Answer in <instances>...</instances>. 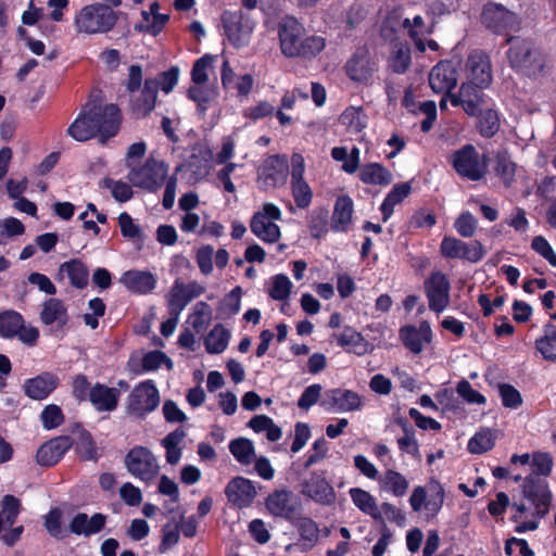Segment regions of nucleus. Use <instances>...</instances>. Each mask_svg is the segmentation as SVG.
<instances>
[{
  "mask_svg": "<svg viewBox=\"0 0 556 556\" xmlns=\"http://www.w3.org/2000/svg\"><path fill=\"white\" fill-rule=\"evenodd\" d=\"M304 35V26L294 16H285L278 25L281 53L290 59L316 58L325 49L326 39L317 35L306 37Z\"/></svg>",
  "mask_w": 556,
  "mask_h": 556,
  "instance_id": "nucleus-2",
  "label": "nucleus"
},
{
  "mask_svg": "<svg viewBox=\"0 0 556 556\" xmlns=\"http://www.w3.org/2000/svg\"><path fill=\"white\" fill-rule=\"evenodd\" d=\"M281 211L274 203H264L261 211L253 214L250 229L254 236L266 243H275L280 239V227L275 223L281 219Z\"/></svg>",
  "mask_w": 556,
  "mask_h": 556,
  "instance_id": "nucleus-10",
  "label": "nucleus"
},
{
  "mask_svg": "<svg viewBox=\"0 0 556 556\" xmlns=\"http://www.w3.org/2000/svg\"><path fill=\"white\" fill-rule=\"evenodd\" d=\"M502 404L506 408L516 409L522 404L520 392L509 383H501L498 386Z\"/></svg>",
  "mask_w": 556,
  "mask_h": 556,
  "instance_id": "nucleus-63",
  "label": "nucleus"
},
{
  "mask_svg": "<svg viewBox=\"0 0 556 556\" xmlns=\"http://www.w3.org/2000/svg\"><path fill=\"white\" fill-rule=\"evenodd\" d=\"M119 281L132 293L148 294L156 287V279L150 271L130 269L125 271Z\"/></svg>",
  "mask_w": 556,
  "mask_h": 556,
  "instance_id": "nucleus-32",
  "label": "nucleus"
},
{
  "mask_svg": "<svg viewBox=\"0 0 556 556\" xmlns=\"http://www.w3.org/2000/svg\"><path fill=\"white\" fill-rule=\"evenodd\" d=\"M319 405L326 412H354L362 407V397L353 390L334 388L324 392Z\"/></svg>",
  "mask_w": 556,
  "mask_h": 556,
  "instance_id": "nucleus-17",
  "label": "nucleus"
},
{
  "mask_svg": "<svg viewBox=\"0 0 556 556\" xmlns=\"http://www.w3.org/2000/svg\"><path fill=\"white\" fill-rule=\"evenodd\" d=\"M353 504L364 514L370 516L375 521L383 523V517L378 508L376 498L361 488H352L349 491Z\"/></svg>",
  "mask_w": 556,
  "mask_h": 556,
  "instance_id": "nucleus-35",
  "label": "nucleus"
},
{
  "mask_svg": "<svg viewBox=\"0 0 556 556\" xmlns=\"http://www.w3.org/2000/svg\"><path fill=\"white\" fill-rule=\"evenodd\" d=\"M220 21L224 33L233 47L240 48L249 42L252 27L243 22V13L241 11L226 10L223 12Z\"/></svg>",
  "mask_w": 556,
  "mask_h": 556,
  "instance_id": "nucleus-20",
  "label": "nucleus"
},
{
  "mask_svg": "<svg viewBox=\"0 0 556 556\" xmlns=\"http://www.w3.org/2000/svg\"><path fill=\"white\" fill-rule=\"evenodd\" d=\"M267 510L275 517L294 521L300 517L302 505L300 500L289 490H274L265 500Z\"/></svg>",
  "mask_w": 556,
  "mask_h": 556,
  "instance_id": "nucleus-16",
  "label": "nucleus"
},
{
  "mask_svg": "<svg viewBox=\"0 0 556 556\" xmlns=\"http://www.w3.org/2000/svg\"><path fill=\"white\" fill-rule=\"evenodd\" d=\"M429 309L440 314L450 304L451 282L446 274L433 270L424 281Z\"/></svg>",
  "mask_w": 556,
  "mask_h": 556,
  "instance_id": "nucleus-14",
  "label": "nucleus"
},
{
  "mask_svg": "<svg viewBox=\"0 0 556 556\" xmlns=\"http://www.w3.org/2000/svg\"><path fill=\"white\" fill-rule=\"evenodd\" d=\"M345 71L349 78L353 81L364 83L367 81L374 73L368 51L364 48H358L348 60Z\"/></svg>",
  "mask_w": 556,
  "mask_h": 556,
  "instance_id": "nucleus-31",
  "label": "nucleus"
},
{
  "mask_svg": "<svg viewBox=\"0 0 556 556\" xmlns=\"http://www.w3.org/2000/svg\"><path fill=\"white\" fill-rule=\"evenodd\" d=\"M302 493L320 505H331L336 502V492L323 475L312 472L311 478L303 483Z\"/></svg>",
  "mask_w": 556,
  "mask_h": 556,
  "instance_id": "nucleus-24",
  "label": "nucleus"
},
{
  "mask_svg": "<svg viewBox=\"0 0 556 556\" xmlns=\"http://www.w3.org/2000/svg\"><path fill=\"white\" fill-rule=\"evenodd\" d=\"M0 337L17 338L27 346H35L39 339L38 328L26 325L23 315L14 309L0 312Z\"/></svg>",
  "mask_w": 556,
  "mask_h": 556,
  "instance_id": "nucleus-9",
  "label": "nucleus"
},
{
  "mask_svg": "<svg viewBox=\"0 0 556 556\" xmlns=\"http://www.w3.org/2000/svg\"><path fill=\"white\" fill-rule=\"evenodd\" d=\"M412 192L410 182H401L396 184L392 187V189L388 192L386 198L383 199L380 211L382 214V222L386 223L392 216L394 212V206L400 204L406 199Z\"/></svg>",
  "mask_w": 556,
  "mask_h": 556,
  "instance_id": "nucleus-37",
  "label": "nucleus"
},
{
  "mask_svg": "<svg viewBox=\"0 0 556 556\" xmlns=\"http://www.w3.org/2000/svg\"><path fill=\"white\" fill-rule=\"evenodd\" d=\"M291 193L299 208H307L313 200V191L306 180L291 181Z\"/></svg>",
  "mask_w": 556,
  "mask_h": 556,
  "instance_id": "nucleus-53",
  "label": "nucleus"
},
{
  "mask_svg": "<svg viewBox=\"0 0 556 556\" xmlns=\"http://www.w3.org/2000/svg\"><path fill=\"white\" fill-rule=\"evenodd\" d=\"M332 338L348 353L363 356L372 351V346L364 336L351 326H345L340 333H333Z\"/></svg>",
  "mask_w": 556,
  "mask_h": 556,
  "instance_id": "nucleus-28",
  "label": "nucleus"
},
{
  "mask_svg": "<svg viewBox=\"0 0 556 556\" xmlns=\"http://www.w3.org/2000/svg\"><path fill=\"white\" fill-rule=\"evenodd\" d=\"M530 465L531 472L529 475H536L546 479L552 473L554 462L548 452H534Z\"/></svg>",
  "mask_w": 556,
  "mask_h": 556,
  "instance_id": "nucleus-52",
  "label": "nucleus"
},
{
  "mask_svg": "<svg viewBox=\"0 0 556 556\" xmlns=\"http://www.w3.org/2000/svg\"><path fill=\"white\" fill-rule=\"evenodd\" d=\"M469 81L475 89L482 90L492 83L491 60L483 50H473L467 58L466 63Z\"/></svg>",
  "mask_w": 556,
  "mask_h": 556,
  "instance_id": "nucleus-18",
  "label": "nucleus"
},
{
  "mask_svg": "<svg viewBox=\"0 0 556 556\" xmlns=\"http://www.w3.org/2000/svg\"><path fill=\"white\" fill-rule=\"evenodd\" d=\"M501 128L500 114L496 110L486 109L478 114L476 129L485 139L493 138Z\"/></svg>",
  "mask_w": 556,
  "mask_h": 556,
  "instance_id": "nucleus-38",
  "label": "nucleus"
},
{
  "mask_svg": "<svg viewBox=\"0 0 556 556\" xmlns=\"http://www.w3.org/2000/svg\"><path fill=\"white\" fill-rule=\"evenodd\" d=\"M186 438V431L182 427L176 428L174 431L169 432L163 440L162 446L165 448V457L166 462L170 465H176L182 454V450L179 444Z\"/></svg>",
  "mask_w": 556,
  "mask_h": 556,
  "instance_id": "nucleus-41",
  "label": "nucleus"
},
{
  "mask_svg": "<svg viewBox=\"0 0 556 556\" xmlns=\"http://www.w3.org/2000/svg\"><path fill=\"white\" fill-rule=\"evenodd\" d=\"M381 485L386 492L396 497H402L406 494L409 483L401 472L394 469H388L381 480Z\"/></svg>",
  "mask_w": 556,
  "mask_h": 556,
  "instance_id": "nucleus-45",
  "label": "nucleus"
},
{
  "mask_svg": "<svg viewBox=\"0 0 556 556\" xmlns=\"http://www.w3.org/2000/svg\"><path fill=\"white\" fill-rule=\"evenodd\" d=\"M118 225L123 238L131 241L138 249H141L144 243V235L140 226L135 224L132 217L123 212L118 216Z\"/></svg>",
  "mask_w": 556,
  "mask_h": 556,
  "instance_id": "nucleus-44",
  "label": "nucleus"
},
{
  "mask_svg": "<svg viewBox=\"0 0 556 556\" xmlns=\"http://www.w3.org/2000/svg\"><path fill=\"white\" fill-rule=\"evenodd\" d=\"M24 232L25 226L20 219L8 217L0 220V245L5 244L13 237L22 236Z\"/></svg>",
  "mask_w": 556,
  "mask_h": 556,
  "instance_id": "nucleus-58",
  "label": "nucleus"
},
{
  "mask_svg": "<svg viewBox=\"0 0 556 556\" xmlns=\"http://www.w3.org/2000/svg\"><path fill=\"white\" fill-rule=\"evenodd\" d=\"M359 180L366 185L386 187L392 182V173L382 164L374 162L361 167Z\"/></svg>",
  "mask_w": 556,
  "mask_h": 556,
  "instance_id": "nucleus-36",
  "label": "nucleus"
},
{
  "mask_svg": "<svg viewBox=\"0 0 556 556\" xmlns=\"http://www.w3.org/2000/svg\"><path fill=\"white\" fill-rule=\"evenodd\" d=\"M186 292L182 289V282L178 279L174 282L168 294V311L169 315H179L181 311L188 305Z\"/></svg>",
  "mask_w": 556,
  "mask_h": 556,
  "instance_id": "nucleus-55",
  "label": "nucleus"
},
{
  "mask_svg": "<svg viewBox=\"0 0 556 556\" xmlns=\"http://www.w3.org/2000/svg\"><path fill=\"white\" fill-rule=\"evenodd\" d=\"M535 349L545 361H556V325L546 323L543 327V336L535 340Z\"/></svg>",
  "mask_w": 556,
  "mask_h": 556,
  "instance_id": "nucleus-40",
  "label": "nucleus"
},
{
  "mask_svg": "<svg viewBox=\"0 0 556 556\" xmlns=\"http://www.w3.org/2000/svg\"><path fill=\"white\" fill-rule=\"evenodd\" d=\"M242 289L240 286L235 287L227 293L219 303L218 314L222 317H231L237 315L241 308Z\"/></svg>",
  "mask_w": 556,
  "mask_h": 556,
  "instance_id": "nucleus-48",
  "label": "nucleus"
},
{
  "mask_svg": "<svg viewBox=\"0 0 556 556\" xmlns=\"http://www.w3.org/2000/svg\"><path fill=\"white\" fill-rule=\"evenodd\" d=\"M121 391L116 388L108 387L104 383L97 382L89 391V402L96 410L113 412L118 406Z\"/></svg>",
  "mask_w": 556,
  "mask_h": 556,
  "instance_id": "nucleus-29",
  "label": "nucleus"
},
{
  "mask_svg": "<svg viewBox=\"0 0 556 556\" xmlns=\"http://www.w3.org/2000/svg\"><path fill=\"white\" fill-rule=\"evenodd\" d=\"M289 175V164L286 155L273 154L267 156L257 169L258 189L267 191L283 186Z\"/></svg>",
  "mask_w": 556,
  "mask_h": 556,
  "instance_id": "nucleus-11",
  "label": "nucleus"
},
{
  "mask_svg": "<svg viewBox=\"0 0 556 556\" xmlns=\"http://www.w3.org/2000/svg\"><path fill=\"white\" fill-rule=\"evenodd\" d=\"M229 451L238 463L250 465L255 456L254 444L250 439L237 438L230 441Z\"/></svg>",
  "mask_w": 556,
  "mask_h": 556,
  "instance_id": "nucleus-47",
  "label": "nucleus"
},
{
  "mask_svg": "<svg viewBox=\"0 0 556 556\" xmlns=\"http://www.w3.org/2000/svg\"><path fill=\"white\" fill-rule=\"evenodd\" d=\"M121 124L122 112L116 104H94L78 114L68 126L67 134L79 142L99 137L103 144L118 134Z\"/></svg>",
  "mask_w": 556,
  "mask_h": 556,
  "instance_id": "nucleus-1",
  "label": "nucleus"
},
{
  "mask_svg": "<svg viewBox=\"0 0 556 556\" xmlns=\"http://www.w3.org/2000/svg\"><path fill=\"white\" fill-rule=\"evenodd\" d=\"M62 513L58 507L51 508L45 516V528L48 533L56 539L62 540L66 536V533L62 529Z\"/></svg>",
  "mask_w": 556,
  "mask_h": 556,
  "instance_id": "nucleus-59",
  "label": "nucleus"
},
{
  "mask_svg": "<svg viewBox=\"0 0 556 556\" xmlns=\"http://www.w3.org/2000/svg\"><path fill=\"white\" fill-rule=\"evenodd\" d=\"M116 22V12L104 3L86 5L75 17L77 29L86 34L108 33L115 26Z\"/></svg>",
  "mask_w": 556,
  "mask_h": 556,
  "instance_id": "nucleus-5",
  "label": "nucleus"
},
{
  "mask_svg": "<svg viewBox=\"0 0 556 556\" xmlns=\"http://www.w3.org/2000/svg\"><path fill=\"white\" fill-rule=\"evenodd\" d=\"M495 445V438L490 429L478 431L469 441L467 448L471 454H483Z\"/></svg>",
  "mask_w": 556,
  "mask_h": 556,
  "instance_id": "nucleus-50",
  "label": "nucleus"
},
{
  "mask_svg": "<svg viewBox=\"0 0 556 556\" xmlns=\"http://www.w3.org/2000/svg\"><path fill=\"white\" fill-rule=\"evenodd\" d=\"M225 494L231 504L244 508L253 503L257 493L254 483L250 479L236 477L226 485Z\"/></svg>",
  "mask_w": 556,
  "mask_h": 556,
  "instance_id": "nucleus-25",
  "label": "nucleus"
},
{
  "mask_svg": "<svg viewBox=\"0 0 556 556\" xmlns=\"http://www.w3.org/2000/svg\"><path fill=\"white\" fill-rule=\"evenodd\" d=\"M353 201L349 195H340L334 202L331 229L334 232H346L352 222Z\"/></svg>",
  "mask_w": 556,
  "mask_h": 556,
  "instance_id": "nucleus-34",
  "label": "nucleus"
},
{
  "mask_svg": "<svg viewBox=\"0 0 556 556\" xmlns=\"http://www.w3.org/2000/svg\"><path fill=\"white\" fill-rule=\"evenodd\" d=\"M216 58V55L207 53L195 60L191 70V79L195 85H202L207 81V70L212 67Z\"/></svg>",
  "mask_w": 556,
  "mask_h": 556,
  "instance_id": "nucleus-54",
  "label": "nucleus"
},
{
  "mask_svg": "<svg viewBox=\"0 0 556 556\" xmlns=\"http://www.w3.org/2000/svg\"><path fill=\"white\" fill-rule=\"evenodd\" d=\"M496 176L503 181L505 187H510L515 180L516 175V163L511 161L510 156L506 151L497 152L495 156Z\"/></svg>",
  "mask_w": 556,
  "mask_h": 556,
  "instance_id": "nucleus-46",
  "label": "nucleus"
},
{
  "mask_svg": "<svg viewBox=\"0 0 556 556\" xmlns=\"http://www.w3.org/2000/svg\"><path fill=\"white\" fill-rule=\"evenodd\" d=\"M531 249L545 258L551 266L556 267V252L543 236H535L531 241Z\"/></svg>",
  "mask_w": 556,
  "mask_h": 556,
  "instance_id": "nucleus-64",
  "label": "nucleus"
},
{
  "mask_svg": "<svg viewBox=\"0 0 556 556\" xmlns=\"http://www.w3.org/2000/svg\"><path fill=\"white\" fill-rule=\"evenodd\" d=\"M60 386V378L51 371H42L23 382L24 394L35 401L48 399Z\"/></svg>",
  "mask_w": 556,
  "mask_h": 556,
  "instance_id": "nucleus-21",
  "label": "nucleus"
},
{
  "mask_svg": "<svg viewBox=\"0 0 556 556\" xmlns=\"http://www.w3.org/2000/svg\"><path fill=\"white\" fill-rule=\"evenodd\" d=\"M128 472L144 482L154 480L160 466L153 453L144 446H135L125 456Z\"/></svg>",
  "mask_w": 556,
  "mask_h": 556,
  "instance_id": "nucleus-13",
  "label": "nucleus"
},
{
  "mask_svg": "<svg viewBox=\"0 0 556 556\" xmlns=\"http://www.w3.org/2000/svg\"><path fill=\"white\" fill-rule=\"evenodd\" d=\"M440 253L445 258H462L470 263H478L484 257L485 250L479 240L465 242L445 236L440 244Z\"/></svg>",
  "mask_w": 556,
  "mask_h": 556,
  "instance_id": "nucleus-15",
  "label": "nucleus"
},
{
  "mask_svg": "<svg viewBox=\"0 0 556 556\" xmlns=\"http://www.w3.org/2000/svg\"><path fill=\"white\" fill-rule=\"evenodd\" d=\"M273 287L268 294L275 301H285L290 296L292 282L285 274L275 275L273 278Z\"/></svg>",
  "mask_w": 556,
  "mask_h": 556,
  "instance_id": "nucleus-56",
  "label": "nucleus"
},
{
  "mask_svg": "<svg viewBox=\"0 0 556 556\" xmlns=\"http://www.w3.org/2000/svg\"><path fill=\"white\" fill-rule=\"evenodd\" d=\"M156 101L157 86L152 78H147L140 93L130 98L129 111L131 116L136 119L148 117L155 109Z\"/></svg>",
  "mask_w": 556,
  "mask_h": 556,
  "instance_id": "nucleus-22",
  "label": "nucleus"
},
{
  "mask_svg": "<svg viewBox=\"0 0 556 556\" xmlns=\"http://www.w3.org/2000/svg\"><path fill=\"white\" fill-rule=\"evenodd\" d=\"M459 62L442 60L432 67L429 74V85L434 93H448L458 79Z\"/></svg>",
  "mask_w": 556,
  "mask_h": 556,
  "instance_id": "nucleus-19",
  "label": "nucleus"
},
{
  "mask_svg": "<svg viewBox=\"0 0 556 556\" xmlns=\"http://www.w3.org/2000/svg\"><path fill=\"white\" fill-rule=\"evenodd\" d=\"M70 432L77 435L75 443L76 453L83 460H97L98 448L92 434L79 422H75Z\"/></svg>",
  "mask_w": 556,
  "mask_h": 556,
  "instance_id": "nucleus-33",
  "label": "nucleus"
},
{
  "mask_svg": "<svg viewBox=\"0 0 556 556\" xmlns=\"http://www.w3.org/2000/svg\"><path fill=\"white\" fill-rule=\"evenodd\" d=\"M456 392L468 404L483 405L486 403L485 396L472 389L470 382L466 379L457 382Z\"/></svg>",
  "mask_w": 556,
  "mask_h": 556,
  "instance_id": "nucleus-62",
  "label": "nucleus"
},
{
  "mask_svg": "<svg viewBox=\"0 0 556 556\" xmlns=\"http://www.w3.org/2000/svg\"><path fill=\"white\" fill-rule=\"evenodd\" d=\"M229 340V330L217 324L205 337L204 346L210 354H220L227 349Z\"/></svg>",
  "mask_w": 556,
  "mask_h": 556,
  "instance_id": "nucleus-42",
  "label": "nucleus"
},
{
  "mask_svg": "<svg viewBox=\"0 0 556 556\" xmlns=\"http://www.w3.org/2000/svg\"><path fill=\"white\" fill-rule=\"evenodd\" d=\"M328 211L325 208L314 210L307 222L309 233L314 239H320L328 232Z\"/></svg>",
  "mask_w": 556,
  "mask_h": 556,
  "instance_id": "nucleus-49",
  "label": "nucleus"
},
{
  "mask_svg": "<svg viewBox=\"0 0 556 556\" xmlns=\"http://www.w3.org/2000/svg\"><path fill=\"white\" fill-rule=\"evenodd\" d=\"M160 404V393L153 380H144L135 386L127 397V412L143 418Z\"/></svg>",
  "mask_w": 556,
  "mask_h": 556,
  "instance_id": "nucleus-12",
  "label": "nucleus"
},
{
  "mask_svg": "<svg viewBox=\"0 0 556 556\" xmlns=\"http://www.w3.org/2000/svg\"><path fill=\"white\" fill-rule=\"evenodd\" d=\"M410 63V48L406 43H395L388 60L389 68L395 74H404L409 68Z\"/></svg>",
  "mask_w": 556,
  "mask_h": 556,
  "instance_id": "nucleus-43",
  "label": "nucleus"
},
{
  "mask_svg": "<svg viewBox=\"0 0 556 556\" xmlns=\"http://www.w3.org/2000/svg\"><path fill=\"white\" fill-rule=\"evenodd\" d=\"M212 318V307L204 301L194 305L193 314L190 316V323L195 332L200 333L206 329Z\"/></svg>",
  "mask_w": 556,
  "mask_h": 556,
  "instance_id": "nucleus-51",
  "label": "nucleus"
},
{
  "mask_svg": "<svg viewBox=\"0 0 556 556\" xmlns=\"http://www.w3.org/2000/svg\"><path fill=\"white\" fill-rule=\"evenodd\" d=\"M40 419L45 429L52 430L64 422L65 416L60 406L49 404L41 410Z\"/></svg>",
  "mask_w": 556,
  "mask_h": 556,
  "instance_id": "nucleus-57",
  "label": "nucleus"
},
{
  "mask_svg": "<svg viewBox=\"0 0 556 556\" xmlns=\"http://www.w3.org/2000/svg\"><path fill=\"white\" fill-rule=\"evenodd\" d=\"M432 330L428 321H421L418 327L408 325L400 329L403 345L414 354H420L425 343L432 341Z\"/></svg>",
  "mask_w": 556,
  "mask_h": 556,
  "instance_id": "nucleus-26",
  "label": "nucleus"
},
{
  "mask_svg": "<svg viewBox=\"0 0 556 556\" xmlns=\"http://www.w3.org/2000/svg\"><path fill=\"white\" fill-rule=\"evenodd\" d=\"M67 277L70 285L78 290L85 289L89 282V269L79 258H72L62 263L56 271L55 280L63 281Z\"/></svg>",
  "mask_w": 556,
  "mask_h": 556,
  "instance_id": "nucleus-27",
  "label": "nucleus"
},
{
  "mask_svg": "<svg viewBox=\"0 0 556 556\" xmlns=\"http://www.w3.org/2000/svg\"><path fill=\"white\" fill-rule=\"evenodd\" d=\"M40 319L45 325H52L56 321L64 326L67 323V309L62 300L50 298L45 301Z\"/></svg>",
  "mask_w": 556,
  "mask_h": 556,
  "instance_id": "nucleus-39",
  "label": "nucleus"
},
{
  "mask_svg": "<svg viewBox=\"0 0 556 556\" xmlns=\"http://www.w3.org/2000/svg\"><path fill=\"white\" fill-rule=\"evenodd\" d=\"M481 24L492 34L507 36L519 31L521 20L519 15L501 3L488 2L481 12Z\"/></svg>",
  "mask_w": 556,
  "mask_h": 556,
  "instance_id": "nucleus-6",
  "label": "nucleus"
},
{
  "mask_svg": "<svg viewBox=\"0 0 556 556\" xmlns=\"http://www.w3.org/2000/svg\"><path fill=\"white\" fill-rule=\"evenodd\" d=\"M106 522V516L101 513L93 514L90 518L86 513H77L68 525L71 533L90 536L101 532Z\"/></svg>",
  "mask_w": 556,
  "mask_h": 556,
  "instance_id": "nucleus-30",
  "label": "nucleus"
},
{
  "mask_svg": "<svg viewBox=\"0 0 556 556\" xmlns=\"http://www.w3.org/2000/svg\"><path fill=\"white\" fill-rule=\"evenodd\" d=\"M2 513L4 514V521L9 526H13L21 513L22 503L21 501L11 494H7L1 501Z\"/></svg>",
  "mask_w": 556,
  "mask_h": 556,
  "instance_id": "nucleus-61",
  "label": "nucleus"
},
{
  "mask_svg": "<svg viewBox=\"0 0 556 556\" xmlns=\"http://www.w3.org/2000/svg\"><path fill=\"white\" fill-rule=\"evenodd\" d=\"M521 495L534 508L532 516L536 519L544 518L552 506L553 493L547 479L536 475H528L521 483Z\"/></svg>",
  "mask_w": 556,
  "mask_h": 556,
  "instance_id": "nucleus-8",
  "label": "nucleus"
},
{
  "mask_svg": "<svg viewBox=\"0 0 556 556\" xmlns=\"http://www.w3.org/2000/svg\"><path fill=\"white\" fill-rule=\"evenodd\" d=\"M450 162L459 177L470 181H479L488 173L489 156L485 153L481 154L471 143L455 150L450 156Z\"/></svg>",
  "mask_w": 556,
  "mask_h": 556,
  "instance_id": "nucleus-4",
  "label": "nucleus"
},
{
  "mask_svg": "<svg viewBox=\"0 0 556 556\" xmlns=\"http://www.w3.org/2000/svg\"><path fill=\"white\" fill-rule=\"evenodd\" d=\"M73 444L74 440L68 435L53 438L38 448L36 460L40 466L52 467L62 459Z\"/></svg>",
  "mask_w": 556,
  "mask_h": 556,
  "instance_id": "nucleus-23",
  "label": "nucleus"
},
{
  "mask_svg": "<svg viewBox=\"0 0 556 556\" xmlns=\"http://www.w3.org/2000/svg\"><path fill=\"white\" fill-rule=\"evenodd\" d=\"M505 42L509 46L506 56L514 71L530 78L542 75L546 65V55L533 39L508 36Z\"/></svg>",
  "mask_w": 556,
  "mask_h": 556,
  "instance_id": "nucleus-3",
  "label": "nucleus"
},
{
  "mask_svg": "<svg viewBox=\"0 0 556 556\" xmlns=\"http://www.w3.org/2000/svg\"><path fill=\"white\" fill-rule=\"evenodd\" d=\"M130 184L149 192H156L168 179V165L153 157L143 165L130 169L127 176Z\"/></svg>",
  "mask_w": 556,
  "mask_h": 556,
  "instance_id": "nucleus-7",
  "label": "nucleus"
},
{
  "mask_svg": "<svg viewBox=\"0 0 556 556\" xmlns=\"http://www.w3.org/2000/svg\"><path fill=\"white\" fill-rule=\"evenodd\" d=\"M296 528L299 530L301 540L307 542L309 547H312L317 542L319 529L317 523L312 518H300L299 522L296 523Z\"/></svg>",
  "mask_w": 556,
  "mask_h": 556,
  "instance_id": "nucleus-60",
  "label": "nucleus"
}]
</instances>
